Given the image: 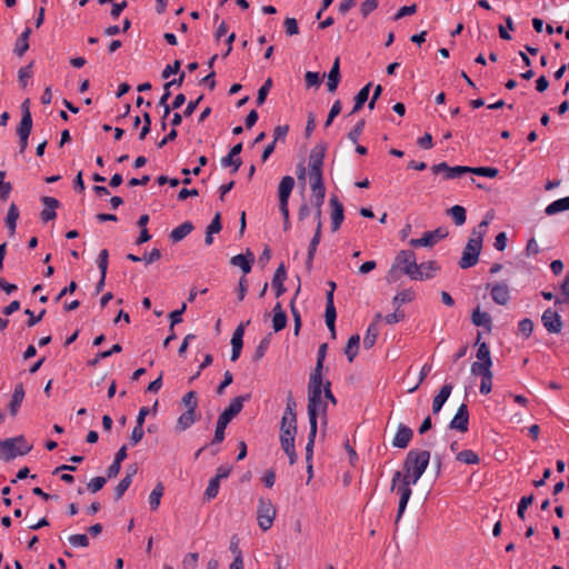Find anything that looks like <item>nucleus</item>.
<instances>
[{"label": "nucleus", "mask_w": 569, "mask_h": 569, "mask_svg": "<svg viewBox=\"0 0 569 569\" xmlns=\"http://www.w3.org/2000/svg\"><path fill=\"white\" fill-rule=\"evenodd\" d=\"M401 478L402 473L400 471H396L391 479V490L396 491L400 496L396 522H398L402 517L407 508L408 501L412 495V490L410 487L413 483Z\"/></svg>", "instance_id": "nucleus-7"}, {"label": "nucleus", "mask_w": 569, "mask_h": 569, "mask_svg": "<svg viewBox=\"0 0 569 569\" xmlns=\"http://www.w3.org/2000/svg\"><path fill=\"white\" fill-rule=\"evenodd\" d=\"M447 213L452 218L456 226H462L466 222L467 213L462 206L456 204L448 209Z\"/></svg>", "instance_id": "nucleus-41"}, {"label": "nucleus", "mask_w": 569, "mask_h": 569, "mask_svg": "<svg viewBox=\"0 0 569 569\" xmlns=\"http://www.w3.org/2000/svg\"><path fill=\"white\" fill-rule=\"evenodd\" d=\"M330 206L332 208V212H331V230H332V232H336L340 228V226H341V223L343 222V219H345L343 206L338 200L337 197H332L330 199Z\"/></svg>", "instance_id": "nucleus-17"}, {"label": "nucleus", "mask_w": 569, "mask_h": 569, "mask_svg": "<svg viewBox=\"0 0 569 569\" xmlns=\"http://www.w3.org/2000/svg\"><path fill=\"white\" fill-rule=\"evenodd\" d=\"M276 517V508L270 499H259L257 520L259 527L266 531L272 527Z\"/></svg>", "instance_id": "nucleus-8"}, {"label": "nucleus", "mask_w": 569, "mask_h": 569, "mask_svg": "<svg viewBox=\"0 0 569 569\" xmlns=\"http://www.w3.org/2000/svg\"><path fill=\"white\" fill-rule=\"evenodd\" d=\"M431 170L435 174L442 173L446 180L457 179L466 173H469V169L467 166L450 167L447 162L433 164L431 167Z\"/></svg>", "instance_id": "nucleus-11"}, {"label": "nucleus", "mask_w": 569, "mask_h": 569, "mask_svg": "<svg viewBox=\"0 0 569 569\" xmlns=\"http://www.w3.org/2000/svg\"><path fill=\"white\" fill-rule=\"evenodd\" d=\"M360 337L359 335H353L349 338L348 343L345 349V353L349 360L352 362L359 351Z\"/></svg>", "instance_id": "nucleus-38"}, {"label": "nucleus", "mask_w": 569, "mask_h": 569, "mask_svg": "<svg viewBox=\"0 0 569 569\" xmlns=\"http://www.w3.org/2000/svg\"><path fill=\"white\" fill-rule=\"evenodd\" d=\"M327 349H328L327 343H322L319 346L316 368L311 372L310 377H322L323 361L326 358Z\"/></svg>", "instance_id": "nucleus-43"}, {"label": "nucleus", "mask_w": 569, "mask_h": 569, "mask_svg": "<svg viewBox=\"0 0 569 569\" xmlns=\"http://www.w3.org/2000/svg\"><path fill=\"white\" fill-rule=\"evenodd\" d=\"M136 472H137V468L133 467L132 468V473H127L126 477L120 480V482L118 483V486L114 489V498H116V500H119L120 498H122L124 492L130 487V485L132 482V478L136 475Z\"/></svg>", "instance_id": "nucleus-36"}, {"label": "nucleus", "mask_w": 569, "mask_h": 569, "mask_svg": "<svg viewBox=\"0 0 569 569\" xmlns=\"http://www.w3.org/2000/svg\"><path fill=\"white\" fill-rule=\"evenodd\" d=\"M287 326V315L283 311L280 302H277L273 308L272 328L276 332L281 331Z\"/></svg>", "instance_id": "nucleus-29"}, {"label": "nucleus", "mask_w": 569, "mask_h": 569, "mask_svg": "<svg viewBox=\"0 0 569 569\" xmlns=\"http://www.w3.org/2000/svg\"><path fill=\"white\" fill-rule=\"evenodd\" d=\"M471 320H472V323L477 327H485L488 330L491 329L492 320H491L490 315L486 311H480V309H476L472 312Z\"/></svg>", "instance_id": "nucleus-35"}, {"label": "nucleus", "mask_w": 569, "mask_h": 569, "mask_svg": "<svg viewBox=\"0 0 569 569\" xmlns=\"http://www.w3.org/2000/svg\"><path fill=\"white\" fill-rule=\"evenodd\" d=\"M32 77V62L26 67H22L18 71V80L22 88L28 86L29 79Z\"/></svg>", "instance_id": "nucleus-52"}, {"label": "nucleus", "mask_w": 569, "mask_h": 569, "mask_svg": "<svg viewBox=\"0 0 569 569\" xmlns=\"http://www.w3.org/2000/svg\"><path fill=\"white\" fill-rule=\"evenodd\" d=\"M469 427V411L466 403H461L449 423L450 429L467 432Z\"/></svg>", "instance_id": "nucleus-13"}, {"label": "nucleus", "mask_w": 569, "mask_h": 569, "mask_svg": "<svg viewBox=\"0 0 569 569\" xmlns=\"http://www.w3.org/2000/svg\"><path fill=\"white\" fill-rule=\"evenodd\" d=\"M492 362L475 361L471 365L470 371L473 376L487 377L492 375Z\"/></svg>", "instance_id": "nucleus-45"}, {"label": "nucleus", "mask_w": 569, "mask_h": 569, "mask_svg": "<svg viewBox=\"0 0 569 569\" xmlns=\"http://www.w3.org/2000/svg\"><path fill=\"white\" fill-rule=\"evenodd\" d=\"M566 210H569V196L555 200L553 202L548 204L545 209V213L547 216H553Z\"/></svg>", "instance_id": "nucleus-33"}, {"label": "nucleus", "mask_w": 569, "mask_h": 569, "mask_svg": "<svg viewBox=\"0 0 569 569\" xmlns=\"http://www.w3.org/2000/svg\"><path fill=\"white\" fill-rule=\"evenodd\" d=\"M449 232L446 228H437L433 231H427L423 233L421 238L418 239H411L409 241V244L411 247L418 248V247H432L436 244L439 240L445 239L448 237Z\"/></svg>", "instance_id": "nucleus-9"}, {"label": "nucleus", "mask_w": 569, "mask_h": 569, "mask_svg": "<svg viewBox=\"0 0 569 569\" xmlns=\"http://www.w3.org/2000/svg\"><path fill=\"white\" fill-rule=\"evenodd\" d=\"M489 222L490 219H485L472 229L458 263L461 269H468L478 263Z\"/></svg>", "instance_id": "nucleus-2"}, {"label": "nucleus", "mask_w": 569, "mask_h": 569, "mask_svg": "<svg viewBox=\"0 0 569 569\" xmlns=\"http://www.w3.org/2000/svg\"><path fill=\"white\" fill-rule=\"evenodd\" d=\"M452 388L453 387H452L451 383H445L441 387V389L438 392V395L433 398V401H432V412L435 415L440 412V410L442 409L443 405L446 403V401L450 397Z\"/></svg>", "instance_id": "nucleus-24"}, {"label": "nucleus", "mask_w": 569, "mask_h": 569, "mask_svg": "<svg viewBox=\"0 0 569 569\" xmlns=\"http://www.w3.org/2000/svg\"><path fill=\"white\" fill-rule=\"evenodd\" d=\"M418 268L420 273L423 276V280L433 278L439 269L435 261L418 263Z\"/></svg>", "instance_id": "nucleus-48"}, {"label": "nucleus", "mask_w": 569, "mask_h": 569, "mask_svg": "<svg viewBox=\"0 0 569 569\" xmlns=\"http://www.w3.org/2000/svg\"><path fill=\"white\" fill-rule=\"evenodd\" d=\"M326 325H332V322H336L337 318V311L333 302V295L332 291L327 292L326 297Z\"/></svg>", "instance_id": "nucleus-37"}, {"label": "nucleus", "mask_w": 569, "mask_h": 569, "mask_svg": "<svg viewBox=\"0 0 569 569\" xmlns=\"http://www.w3.org/2000/svg\"><path fill=\"white\" fill-rule=\"evenodd\" d=\"M183 405L187 407L188 410H197L198 408V400H197V392L196 391H189L187 392L182 398Z\"/></svg>", "instance_id": "nucleus-62"}, {"label": "nucleus", "mask_w": 569, "mask_h": 569, "mask_svg": "<svg viewBox=\"0 0 569 569\" xmlns=\"http://www.w3.org/2000/svg\"><path fill=\"white\" fill-rule=\"evenodd\" d=\"M33 445L29 442L24 436H17L0 440V460L11 461L17 457H22L29 453Z\"/></svg>", "instance_id": "nucleus-6"}, {"label": "nucleus", "mask_w": 569, "mask_h": 569, "mask_svg": "<svg viewBox=\"0 0 569 569\" xmlns=\"http://www.w3.org/2000/svg\"><path fill=\"white\" fill-rule=\"evenodd\" d=\"M365 120H360L357 122V124L349 131L348 138L353 143H357L360 136L362 134L363 128H365Z\"/></svg>", "instance_id": "nucleus-61"}, {"label": "nucleus", "mask_w": 569, "mask_h": 569, "mask_svg": "<svg viewBox=\"0 0 569 569\" xmlns=\"http://www.w3.org/2000/svg\"><path fill=\"white\" fill-rule=\"evenodd\" d=\"M328 403L323 398L322 377H310L308 383V418L309 425H318V417L321 416L327 422Z\"/></svg>", "instance_id": "nucleus-3"}, {"label": "nucleus", "mask_w": 569, "mask_h": 569, "mask_svg": "<svg viewBox=\"0 0 569 569\" xmlns=\"http://www.w3.org/2000/svg\"><path fill=\"white\" fill-rule=\"evenodd\" d=\"M68 540L73 547L84 548L89 546V538L83 533L71 535Z\"/></svg>", "instance_id": "nucleus-60"}, {"label": "nucleus", "mask_w": 569, "mask_h": 569, "mask_svg": "<svg viewBox=\"0 0 569 569\" xmlns=\"http://www.w3.org/2000/svg\"><path fill=\"white\" fill-rule=\"evenodd\" d=\"M122 350V347L119 343L113 345L109 350L99 352L94 359H92L89 365L96 366L101 359H106L111 357L114 353H118Z\"/></svg>", "instance_id": "nucleus-51"}, {"label": "nucleus", "mask_w": 569, "mask_h": 569, "mask_svg": "<svg viewBox=\"0 0 569 569\" xmlns=\"http://www.w3.org/2000/svg\"><path fill=\"white\" fill-rule=\"evenodd\" d=\"M506 28L503 26L498 27L499 36L503 40H510L511 36L508 30H513V21L510 16L505 17Z\"/></svg>", "instance_id": "nucleus-57"}, {"label": "nucleus", "mask_w": 569, "mask_h": 569, "mask_svg": "<svg viewBox=\"0 0 569 569\" xmlns=\"http://www.w3.org/2000/svg\"><path fill=\"white\" fill-rule=\"evenodd\" d=\"M415 296L416 293L412 289L401 290L393 297L392 303L399 309L401 305L412 301Z\"/></svg>", "instance_id": "nucleus-46"}, {"label": "nucleus", "mask_w": 569, "mask_h": 569, "mask_svg": "<svg viewBox=\"0 0 569 569\" xmlns=\"http://www.w3.org/2000/svg\"><path fill=\"white\" fill-rule=\"evenodd\" d=\"M271 87H272V80H271V78H268L264 81V83L260 87V89L258 90V96H257V104L258 106H261L264 103L266 98H267Z\"/></svg>", "instance_id": "nucleus-55"}, {"label": "nucleus", "mask_w": 569, "mask_h": 569, "mask_svg": "<svg viewBox=\"0 0 569 569\" xmlns=\"http://www.w3.org/2000/svg\"><path fill=\"white\" fill-rule=\"evenodd\" d=\"M6 171L0 170V199L7 200L12 191V184L4 181Z\"/></svg>", "instance_id": "nucleus-54"}, {"label": "nucleus", "mask_w": 569, "mask_h": 569, "mask_svg": "<svg viewBox=\"0 0 569 569\" xmlns=\"http://www.w3.org/2000/svg\"><path fill=\"white\" fill-rule=\"evenodd\" d=\"M283 27L287 36H296L299 33L298 22L295 18H286L283 21Z\"/></svg>", "instance_id": "nucleus-63"}, {"label": "nucleus", "mask_w": 569, "mask_h": 569, "mask_svg": "<svg viewBox=\"0 0 569 569\" xmlns=\"http://www.w3.org/2000/svg\"><path fill=\"white\" fill-rule=\"evenodd\" d=\"M413 437V431L408 426L400 423L397 432L392 439V446L396 448L405 449L410 443Z\"/></svg>", "instance_id": "nucleus-14"}, {"label": "nucleus", "mask_w": 569, "mask_h": 569, "mask_svg": "<svg viewBox=\"0 0 569 569\" xmlns=\"http://www.w3.org/2000/svg\"><path fill=\"white\" fill-rule=\"evenodd\" d=\"M293 188L295 179L291 176H284L278 186L279 202H289Z\"/></svg>", "instance_id": "nucleus-23"}, {"label": "nucleus", "mask_w": 569, "mask_h": 569, "mask_svg": "<svg viewBox=\"0 0 569 569\" xmlns=\"http://www.w3.org/2000/svg\"><path fill=\"white\" fill-rule=\"evenodd\" d=\"M164 492V487L162 482H158L157 486L149 495V505L151 510H157L160 506L161 498Z\"/></svg>", "instance_id": "nucleus-42"}, {"label": "nucleus", "mask_w": 569, "mask_h": 569, "mask_svg": "<svg viewBox=\"0 0 569 569\" xmlns=\"http://www.w3.org/2000/svg\"><path fill=\"white\" fill-rule=\"evenodd\" d=\"M399 271L408 276L411 280H423V276L420 273L418 268L416 253L412 250H401L398 252L390 270L387 273V281L389 283L397 282L399 279Z\"/></svg>", "instance_id": "nucleus-1"}, {"label": "nucleus", "mask_w": 569, "mask_h": 569, "mask_svg": "<svg viewBox=\"0 0 569 569\" xmlns=\"http://www.w3.org/2000/svg\"><path fill=\"white\" fill-rule=\"evenodd\" d=\"M220 481L216 478L210 479L208 487L204 491L203 498L207 501L214 499L219 493Z\"/></svg>", "instance_id": "nucleus-50"}, {"label": "nucleus", "mask_w": 569, "mask_h": 569, "mask_svg": "<svg viewBox=\"0 0 569 569\" xmlns=\"http://www.w3.org/2000/svg\"><path fill=\"white\" fill-rule=\"evenodd\" d=\"M371 83H367L363 88L360 89V91L355 97V106L352 108L351 114L358 112L366 101L369 98Z\"/></svg>", "instance_id": "nucleus-40"}, {"label": "nucleus", "mask_w": 569, "mask_h": 569, "mask_svg": "<svg viewBox=\"0 0 569 569\" xmlns=\"http://www.w3.org/2000/svg\"><path fill=\"white\" fill-rule=\"evenodd\" d=\"M196 411L197 410L187 409L183 413H181L177 420V430L184 431L190 428L197 421Z\"/></svg>", "instance_id": "nucleus-30"}, {"label": "nucleus", "mask_w": 569, "mask_h": 569, "mask_svg": "<svg viewBox=\"0 0 569 569\" xmlns=\"http://www.w3.org/2000/svg\"><path fill=\"white\" fill-rule=\"evenodd\" d=\"M478 350H477V361L480 362H492L490 348L487 342H480V333L478 335Z\"/></svg>", "instance_id": "nucleus-47"}, {"label": "nucleus", "mask_w": 569, "mask_h": 569, "mask_svg": "<svg viewBox=\"0 0 569 569\" xmlns=\"http://www.w3.org/2000/svg\"><path fill=\"white\" fill-rule=\"evenodd\" d=\"M429 461L430 452L428 450H410L403 462L405 475L401 479L416 485L427 470Z\"/></svg>", "instance_id": "nucleus-4"}, {"label": "nucleus", "mask_w": 569, "mask_h": 569, "mask_svg": "<svg viewBox=\"0 0 569 569\" xmlns=\"http://www.w3.org/2000/svg\"><path fill=\"white\" fill-rule=\"evenodd\" d=\"M518 331L522 337L529 338L533 331L532 320L529 318L520 320L518 323Z\"/></svg>", "instance_id": "nucleus-53"}, {"label": "nucleus", "mask_w": 569, "mask_h": 569, "mask_svg": "<svg viewBox=\"0 0 569 569\" xmlns=\"http://www.w3.org/2000/svg\"><path fill=\"white\" fill-rule=\"evenodd\" d=\"M323 152L312 150L309 156V174H322Z\"/></svg>", "instance_id": "nucleus-28"}, {"label": "nucleus", "mask_w": 569, "mask_h": 569, "mask_svg": "<svg viewBox=\"0 0 569 569\" xmlns=\"http://www.w3.org/2000/svg\"><path fill=\"white\" fill-rule=\"evenodd\" d=\"M243 333H244L243 325H239L237 327V329L234 330L232 338H231V347H232L231 361H236L240 357L241 349L243 346V341H242Z\"/></svg>", "instance_id": "nucleus-22"}, {"label": "nucleus", "mask_w": 569, "mask_h": 569, "mask_svg": "<svg viewBox=\"0 0 569 569\" xmlns=\"http://www.w3.org/2000/svg\"><path fill=\"white\" fill-rule=\"evenodd\" d=\"M295 438L296 432L280 431L281 448L288 455L291 465L296 461Z\"/></svg>", "instance_id": "nucleus-15"}, {"label": "nucleus", "mask_w": 569, "mask_h": 569, "mask_svg": "<svg viewBox=\"0 0 569 569\" xmlns=\"http://www.w3.org/2000/svg\"><path fill=\"white\" fill-rule=\"evenodd\" d=\"M193 230V224L190 221H184L180 226L176 227L170 232V239L172 242H179L184 239Z\"/></svg>", "instance_id": "nucleus-31"}, {"label": "nucleus", "mask_w": 569, "mask_h": 569, "mask_svg": "<svg viewBox=\"0 0 569 569\" xmlns=\"http://www.w3.org/2000/svg\"><path fill=\"white\" fill-rule=\"evenodd\" d=\"M456 460L466 465H478L480 462L478 453L470 449L457 452Z\"/></svg>", "instance_id": "nucleus-39"}, {"label": "nucleus", "mask_w": 569, "mask_h": 569, "mask_svg": "<svg viewBox=\"0 0 569 569\" xmlns=\"http://www.w3.org/2000/svg\"><path fill=\"white\" fill-rule=\"evenodd\" d=\"M492 300L500 306H505L510 300V290L507 283H495L490 289Z\"/></svg>", "instance_id": "nucleus-16"}, {"label": "nucleus", "mask_w": 569, "mask_h": 569, "mask_svg": "<svg viewBox=\"0 0 569 569\" xmlns=\"http://www.w3.org/2000/svg\"><path fill=\"white\" fill-rule=\"evenodd\" d=\"M41 201L44 204V209L41 211V214H40L42 221L48 222V221L56 219V217H57L56 209L60 204L59 200L53 197L44 196L41 198Z\"/></svg>", "instance_id": "nucleus-18"}, {"label": "nucleus", "mask_w": 569, "mask_h": 569, "mask_svg": "<svg viewBox=\"0 0 569 569\" xmlns=\"http://www.w3.org/2000/svg\"><path fill=\"white\" fill-rule=\"evenodd\" d=\"M286 278H287V272H286L284 266L281 263L277 268V270L273 274V279H272V284L277 290V292H276L277 297H280L286 290L283 287V282H284Z\"/></svg>", "instance_id": "nucleus-32"}, {"label": "nucleus", "mask_w": 569, "mask_h": 569, "mask_svg": "<svg viewBox=\"0 0 569 569\" xmlns=\"http://www.w3.org/2000/svg\"><path fill=\"white\" fill-rule=\"evenodd\" d=\"M249 399L250 395L233 398L229 407L219 415L212 443H220L224 440V430L228 423L241 412L244 401H248Z\"/></svg>", "instance_id": "nucleus-5"}, {"label": "nucleus", "mask_w": 569, "mask_h": 569, "mask_svg": "<svg viewBox=\"0 0 569 569\" xmlns=\"http://www.w3.org/2000/svg\"><path fill=\"white\" fill-rule=\"evenodd\" d=\"M533 495L525 496L520 499L518 503L517 515L520 519H525V512L527 508L532 503Z\"/></svg>", "instance_id": "nucleus-59"}, {"label": "nucleus", "mask_w": 569, "mask_h": 569, "mask_svg": "<svg viewBox=\"0 0 569 569\" xmlns=\"http://www.w3.org/2000/svg\"><path fill=\"white\" fill-rule=\"evenodd\" d=\"M469 173H473L481 177L495 178L498 174V169L492 167H468Z\"/></svg>", "instance_id": "nucleus-49"}, {"label": "nucleus", "mask_w": 569, "mask_h": 569, "mask_svg": "<svg viewBox=\"0 0 569 569\" xmlns=\"http://www.w3.org/2000/svg\"><path fill=\"white\" fill-rule=\"evenodd\" d=\"M199 556L197 552L188 553L183 560L182 566L184 569H194L198 565Z\"/></svg>", "instance_id": "nucleus-64"}, {"label": "nucleus", "mask_w": 569, "mask_h": 569, "mask_svg": "<svg viewBox=\"0 0 569 569\" xmlns=\"http://www.w3.org/2000/svg\"><path fill=\"white\" fill-rule=\"evenodd\" d=\"M24 395L26 393L22 383L16 385L9 403V411L12 416H16L18 413L19 408L24 399Z\"/></svg>", "instance_id": "nucleus-26"}, {"label": "nucleus", "mask_w": 569, "mask_h": 569, "mask_svg": "<svg viewBox=\"0 0 569 569\" xmlns=\"http://www.w3.org/2000/svg\"><path fill=\"white\" fill-rule=\"evenodd\" d=\"M242 151V143L239 142L236 146H233L229 153L221 159V166L222 167H230L232 166V172L238 171V169L241 166V159L238 157L240 152Z\"/></svg>", "instance_id": "nucleus-19"}, {"label": "nucleus", "mask_w": 569, "mask_h": 569, "mask_svg": "<svg viewBox=\"0 0 569 569\" xmlns=\"http://www.w3.org/2000/svg\"><path fill=\"white\" fill-rule=\"evenodd\" d=\"M541 322L549 333H559L562 329L561 317L551 308L543 311Z\"/></svg>", "instance_id": "nucleus-12"}, {"label": "nucleus", "mask_w": 569, "mask_h": 569, "mask_svg": "<svg viewBox=\"0 0 569 569\" xmlns=\"http://www.w3.org/2000/svg\"><path fill=\"white\" fill-rule=\"evenodd\" d=\"M254 261L253 253L248 249L246 254L233 256L230 260L231 264L239 267L244 274L251 271V264Z\"/></svg>", "instance_id": "nucleus-21"}, {"label": "nucleus", "mask_w": 569, "mask_h": 569, "mask_svg": "<svg viewBox=\"0 0 569 569\" xmlns=\"http://www.w3.org/2000/svg\"><path fill=\"white\" fill-rule=\"evenodd\" d=\"M340 82V61L336 58L333 64L328 73L327 87L330 92H335Z\"/></svg>", "instance_id": "nucleus-27"}, {"label": "nucleus", "mask_w": 569, "mask_h": 569, "mask_svg": "<svg viewBox=\"0 0 569 569\" xmlns=\"http://www.w3.org/2000/svg\"><path fill=\"white\" fill-rule=\"evenodd\" d=\"M381 319H382V315L377 313L375 317V321L368 326L366 336L363 338V347L366 349H370L375 346L377 338L379 336V327L377 325V321L381 320Z\"/></svg>", "instance_id": "nucleus-20"}, {"label": "nucleus", "mask_w": 569, "mask_h": 569, "mask_svg": "<svg viewBox=\"0 0 569 569\" xmlns=\"http://www.w3.org/2000/svg\"><path fill=\"white\" fill-rule=\"evenodd\" d=\"M321 228H322V223L319 221V223L317 224V228H316V232L309 243L308 256H307V261H306V266L309 270L312 268L313 258H315L318 244L320 243Z\"/></svg>", "instance_id": "nucleus-25"}, {"label": "nucleus", "mask_w": 569, "mask_h": 569, "mask_svg": "<svg viewBox=\"0 0 569 569\" xmlns=\"http://www.w3.org/2000/svg\"><path fill=\"white\" fill-rule=\"evenodd\" d=\"M297 432V416H282L280 431Z\"/></svg>", "instance_id": "nucleus-56"}, {"label": "nucleus", "mask_w": 569, "mask_h": 569, "mask_svg": "<svg viewBox=\"0 0 569 569\" xmlns=\"http://www.w3.org/2000/svg\"><path fill=\"white\" fill-rule=\"evenodd\" d=\"M18 218H19V210L14 203H11L8 209V212H7V217H6V224L10 231L11 236L16 231Z\"/></svg>", "instance_id": "nucleus-44"}, {"label": "nucleus", "mask_w": 569, "mask_h": 569, "mask_svg": "<svg viewBox=\"0 0 569 569\" xmlns=\"http://www.w3.org/2000/svg\"><path fill=\"white\" fill-rule=\"evenodd\" d=\"M108 258H109V253H108V250L107 249H102L99 254H98V259H97V264H98V268L101 272V274H103V277L107 276V270H108Z\"/></svg>", "instance_id": "nucleus-58"}, {"label": "nucleus", "mask_w": 569, "mask_h": 569, "mask_svg": "<svg viewBox=\"0 0 569 569\" xmlns=\"http://www.w3.org/2000/svg\"><path fill=\"white\" fill-rule=\"evenodd\" d=\"M309 182L311 188V202L315 207H321L326 196L322 174H309Z\"/></svg>", "instance_id": "nucleus-10"}, {"label": "nucleus", "mask_w": 569, "mask_h": 569, "mask_svg": "<svg viewBox=\"0 0 569 569\" xmlns=\"http://www.w3.org/2000/svg\"><path fill=\"white\" fill-rule=\"evenodd\" d=\"M32 129V118L30 111H26L20 120L17 133L19 138H29Z\"/></svg>", "instance_id": "nucleus-34"}]
</instances>
